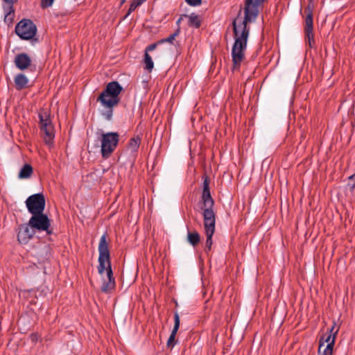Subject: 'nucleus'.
Instances as JSON below:
<instances>
[{
	"instance_id": "obj_1",
	"label": "nucleus",
	"mask_w": 355,
	"mask_h": 355,
	"mask_svg": "<svg viewBox=\"0 0 355 355\" xmlns=\"http://www.w3.org/2000/svg\"><path fill=\"white\" fill-rule=\"evenodd\" d=\"M266 0H245L244 17L242 21L237 24L241 9L239 10L237 17L232 21L234 42L232 48V71H238L241 68L242 62L245 60V51L247 49L248 40L250 35L248 24L254 22L257 19L260 8L263 6Z\"/></svg>"
},
{
	"instance_id": "obj_2",
	"label": "nucleus",
	"mask_w": 355,
	"mask_h": 355,
	"mask_svg": "<svg viewBox=\"0 0 355 355\" xmlns=\"http://www.w3.org/2000/svg\"><path fill=\"white\" fill-rule=\"evenodd\" d=\"M202 179L203 189L201 196L202 206L201 209L202 210L204 229L207 237L205 251L208 253L211 251L213 243L212 236L215 232L216 214L213 209L214 200L210 193L209 178L207 175H204Z\"/></svg>"
},
{
	"instance_id": "obj_3",
	"label": "nucleus",
	"mask_w": 355,
	"mask_h": 355,
	"mask_svg": "<svg viewBox=\"0 0 355 355\" xmlns=\"http://www.w3.org/2000/svg\"><path fill=\"white\" fill-rule=\"evenodd\" d=\"M107 234L104 233L99 241L98 244V272L102 275L105 270L107 272V279H103L101 290L103 293H110L114 289L116 283L113 277V272L111 266L110 254L107 241Z\"/></svg>"
},
{
	"instance_id": "obj_4",
	"label": "nucleus",
	"mask_w": 355,
	"mask_h": 355,
	"mask_svg": "<svg viewBox=\"0 0 355 355\" xmlns=\"http://www.w3.org/2000/svg\"><path fill=\"white\" fill-rule=\"evenodd\" d=\"M122 91L123 87L117 81H112L107 84L98 96L96 101L100 102L102 107L105 109L101 114L107 121L112 119L114 107L120 103L119 94Z\"/></svg>"
},
{
	"instance_id": "obj_5",
	"label": "nucleus",
	"mask_w": 355,
	"mask_h": 355,
	"mask_svg": "<svg viewBox=\"0 0 355 355\" xmlns=\"http://www.w3.org/2000/svg\"><path fill=\"white\" fill-rule=\"evenodd\" d=\"M39 123L41 132L43 133L44 143L51 146L55 137L54 127L52 124L49 112L46 110H41L38 114Z\"/></svg>"
},
{
	"instance_id": "obj_6",
	"label": "nucleus",
	"mask_w": 355,
	"mask_h": 355,
	"mask_svg": "<svg viewBox=\"0 0 355 355\" xmlns=\"http://www.w3.org/2000/svg\"><path fill=\"white\" fill-rule=\"evenodd\" d=\"M119 141V135L116 132L103 133L101 135V155L103 159L109 158L116 148Z\"/></svg>"
},
{
	"instance_id": "obj_7",
	"label": "nucleus",
	"mask_w": 355,
	"mask_h": 355,
	"mask_svg": "<svg viewBox=\"0 0 355 355\" xmlns=\"http://www.w3.org/2000/svg\"><path fill=\"white\" fill-rule=\"evenodd\" d=\"M28 226L37 232H45L47 235L53 233L51 225V220L46 214H33L28 221Z\"/></svg>"
},
{
	"instance_id": "obj_8",
	"label": "nucleus",
	"mask_w": 355,
	"mask_h": 355,
	"mask_svg": "<svg viewBox=\"0 0 355 355\" xmlns=\"http://www.w3.org/2000/svg\"><path fill=\"white\" fill-rule=\"evenodd\" d=\"M15 31L21 39L30 40L34 39L37 27L32 20L23 19L17 24Z\"/></svg>"
},
{
	"instance_id": "obj_9",
	"label": "nucleus",
	"mask_w": 355,
	"mask_h": 355,
	"mask_svg": "<svg viewBox=\"0 0 355 355\" xmlns=\"http://www.w3.org/2000/svg\"><path fill=\"white\" fill-rule=\"evenodd\" d=\"M313 6L311 3L304 8L306 14L304 23L305 39L307 40L309 48L311 49L315 45L313 34Z\"/></svg>"
},
{
	"instance_id": "obj_10",
	"label": "nucleus",
	"mask_w": 355,
	"mask_h": 355,
	"mask_svg": "<svg viewBox=\"0 0 355 355\" xmlns=\"http://www.w3.org/2000/svg\"><path fill=\"white\" fill-rule=\"evenodd\" d=\"M45 204L44 196L41 193L31 195L26 200L28 211L32 215L44 212Z\"/></svg>"
},
{
	"instance_id": "obj_11",
	"label": "nucleus",
	"mask_w": 355,
	"mask_h": 355,
	"mask_svg": "<svg viewBox=\"0 0 355 355\" xmlns=\"http://www.w3.org/2000/svg\"><path fill=\"white\" fill-rule=\"evenodd\" d=\"M14 62L19 69L24 70L31 65L32 60L27 53H21L15 56Z\"/></svg>"
},
{
	"instance_id": "obj_12",
	"label": "nucleus",
	"mask_w": 355,
	"mask_h": 355,
	"mask_svg": "<svg viewBox=\"0 0 355 355\" xmlns=\"http://www.w3.org/2000/svg\"><path fill=\"white\" fill-rule=\"evenodd\" d=\"M32 230L28 227L21 229L17 234V239L21 243H26L29 239H32L35 231Z\"/></svg>"
},
{
	"instance_id": "obj_13",
	"label": "nucleus",
	"mask_w": 355,
	"mask_h": 355,
	"mask_svg": "<svg viewBox=\"0 0 355 355\" xmlns=\"http://www.w3.org/2000/svg\"><path fill=\"white\" fill-rule=\"evenodd\" d=\"M182 16L188 19L187 25L189 27L199 28L201 26L202 17H200V15L195 12H192L190 15H182Z\"/></svg>"
},
{
	"instance_id": "obj_14",
	"label": "nucleus",
	"mask_w": 355,
	"mask_h": 355,
	"mask_svg": "<svg viewBox=\"0 0 355 355\" xmlns=\"http://www.w3.org/2000/svg\"><path fill=\"white\" fill-rule=\"evenodd\" d=\"M15 88L17 90H21L28 87L29 80L24 73H18L14 78Z\"/></svg>"
},
{
	"instance_id": "obj_15",
	"label": "nucleus",
	"mask_w": 355,
	"mask_h": 355,
	"mask_svg": "<svg viewBox=\"0 0 355 355\" xmlns=\"http://www.w3.org/2000/svg\"><path fill=\"white\" fill-rule=\"evenodd\" d=\"M33 169L31 164H26L24 165V166L21 168L18 178L19 179H26L31 176L33 174Z\"/></svg>"
},
{
	"instance_id": "obj_16",
	"label": "nucleus",
	"mask_w": 355,
	"mask_h": 355,
	"mask_svg": "<svg viewBox=\"0 0 355 355\" xmlns=\"http://www.w3.org/2000/svg\"><path fill=\"white\" fill-rule=\"evenodd\" d=\"M187 241L191 245H192L193 247H196L199 244L200 241V236L196 231L192 232H188Z\"/></svg>"
},
{
	"instance_id": "obj_17",
	"label": "nucleus",
	"mask_w": 355,
	"mask_h": 355,
	"mask_svg": "<svg viewBox=\"0 0 355 355\" xmlns=\"http://www.w3.org/2000/svg\"><path fill=\"white\" fill-rule=\"evenodd\" d=\"M335 340L336 337H334L333 336H331V334H328L327 335H323L320 337L319 340V346H320V347H322L323 346H324L325 343H327V345H329L331 343L330 345H331V347H334Z\"/></svg>"
},
{
	"instance_id": "obj_18",
	"label": "nucleus",
	"mask_w": 355,
	"mask_h": 355,
	"mask_svg": "<svg viewBox=\"0 0 355 355\" xmlns=\"http://www.w3.org/2000/svg\"><path fill=\"white\" fill-rule=\"evenodd\" d=\"M143 63L145 64L144 69L148 71L151 72L154 67V63L151 56L147 52H145L144 53Z\"/></svg>"
},
{
	"instance_id": "obj_19",
	"label": "nucleus",
	"mask_w": 355,
	"mask_h": 355,
	"mask_svg": "<svg viewBox=\"0 0 355 355\" xmlns=\"http://www.w3.org/2000/svg\"><path fill=\"white\" fill-rule=\"evenodd\" d=\"M141 139L139 136L134 137L130 139L128 142V147L133 152H136L139 147Z\"/></svg>"
},
{
	"instance_id": "obj_20",
	"label": "nucleus",
	"mask_w": 355,
	"mask_h": 355,
	"mask_svg": "<svg viewBox=\"0 0 355 355\" xmlns=\"http://www.w3.org/2000/svg\"><path fill=\"white\" fill-rule=\"evenodd\" d=\"M180 33V27H178V29L173 34H171L168 37H166L165 39H162V40H159L158 43H162V44L164 43V42L173 43V40L178 35H179Z\"/></svg>"
},
{
	"instance_id": "obj_21",
	"label": "nucleus",
	"mask_w": 355,
	"mask_h": 355,
	"mask_svg": "<svg viewBox=\"0 0 355 355\" xmlns=\"http://www.w3.org/2000/svg\"><path fill=\"white\" fill-rule=\"evenodd\" d=\"M5 1L8 5V10L5 15V21L8 19L11 14L14 15V8H13V4H14V0H3Z\"/></svg>"
},
{
	"instance_id": "obj_22",
	"label": "nucleus",
	"mask_w": 355,
	"mask_h": 355,
	"mask_svg": "<svg viewBox=\"0 0 355 355\" xmlns=\"http://www.w3.org/2000/svg\"><path fill=\"white\" fill-rule=\"evenodd\" d=\"M331 343L329 345H327L325 348L322 351V347H320V346H319L318 347V354L319 355H332L333 354V349H334V347H331V345H330Z\"/></svg>"
},
{
	"instance_id": "obj_23",
	"label": "nucleus",
	"mask_w": 355,
	"mask_h": 355,
	"mask_svg": "<svg viewBox=\"0 0 355 355\" xmlns=\"http://www.w3.org/2000/svg\"><path fill=\"white\" fill-rule=\"evenodd\" d=\"M179 327H180V317H179L178 313L177 312H175L174 314V327L173 328V330H172L171 334H173V336H175Z\"/></svg>"
},
{
	"instance_id": "obj_24",
	"label": "nucleus",
	"mask_w": 355,
	"mask_h": 355,
	"mask_svg": "<svg viewBox=\"0 0 355 355\" xmlns=\"http://www.w3.org/2000/svg\"><path fill=\"white\" fill-rule=\"evenodd\" d=\"M339 329H340V327H336V323L334 321L333 322V324H332L331 327L329 329L328 334H331V336H333L334 337L336 338V336L338 334Z\"/></svg>"
},
{
	"instance_id": "obj_25",
	"label": "nucleus",
	"mask_w": 355,
	"mask_h": 355,
	"mask_svg": "<svg viewBox=\"0 0 355 355\" xmlns=\"http://www.w3.org/2000/svg\"><path fill=\"white\" fill-rule=\"evenodd\" d=\"M175 336H174L173 334H171L166 343L167 347L172 349L175 346Z\"/></svg>"
},
{
	"instance_id": "obj_26",
	"label": "nucleus",
	"mask_w": 355,
	"mask_h": 355,
	"mask_svg": "<svg viewBox=\"0 0 355 355\" xmlns=\"http://www.w3.org/2000/svg\"><path fill=\"white\" fill-rule=\"evenodd\" d=\"M138 6H139L137 5L134 1H132L129 7L127 14L125 16V18H126L129 15H130V13H132Z\"/></svg>"
},
{
	"instance_id": "obj_27",
	"label": "nucleus",
	"mask_w": 355,
	"mask_h": 355,
	"mask_svg": "<svg viewBox=\"0 0 355 355\" xmlns=\"http://www.w3.org/2000/svg\"><path fill=\"white\" fill-rule=\"evenodd\" d=\"M54 0H41V7L42 8H46L53 4Z\"/></svg>"
},
{
	"instance_id": "obj_28",
	"label": "nucleus",
	"mask_w": 355,
	"mask_h": 355,
	"mask_svg": "<svg viewBox=\"0 0 355 355\" xmlns=\"http://www.w3.org/2000/svg\"><path fill=\"white\" fill-rule=\"evenodd\" d=\"M161 43H158V42H155V43H153L150 45H148L146 49H145V52H147L148 53L149 51H154L157 46H158V44H160Z\"/></svg>"
},
{
	"instance_id": "obj_29",
	"label": "nucleus",
	"mask_w": 355,
	"mask_h": 355,
	"mask_svg": "<svg viewBox=\"0 0 355 355\" xmlns=\"http://www.w3.org/2000/svg\"><path fill=\"white\" fill-rule=\"evenodd\" d=\"M185 1L190 6H196L201 3V0H185Z\"/></svg>"
},
{
	"instance_id": "obj_30",
	"label": "nucleus",
	"mask_w": 355,
	"mask_h": 355,
	"mask_svg": "<svg viewBox=\"0 0 355 355\" xmlns=\"http://www.w3.org/2000/svg\"><path fill=\"white\" fill-rule=\"evenodd\" d=\"M137 5H141L146 0H133Z\"/></svg>"
},
{
	"instance_id": "obj_31",
	"label": "nucleus",
	"mask_w": 355,
	"mask_h": 355,
	"mask_svg": "<svg viewBox=\"0 0 355 355\" xmlns=\"http://www.w3.org/2000/svg\"><path fill=\"white\" fill-rule=\"evenodd\" d=\"M348 186L350 187L351 191H353L355 189V182H353L352 184L349 183Z\"/></svg>"
},
{
	"instance_id": "obj_32",
	"label": "nucleus",
	"mask_w": 355,
	"mask_h": 355,
	"mask_svg": "<svg viewBox=\"0 0 355 355\" xmlns=\"http://www.w3.org/2000/svg\"><path fill=\"white\" fill-rule=\"evenodd\" d=\"M349 180L355 182V173L349 177Z\"/></svg>"
},
{
	"instance_id": "obj_33",
	"label": "nucleus",
	"mask_w": 355,
	"mask_h": 355,
	"mask_svg": "<svg viewBox=\"0 0 355 355\" xmlns=\"http://www.w3.org/2000/svg\"><path fill=\"white\" fill-rule=\"evenodd\" d=\"M183 17H184L182 15V16H181V17H180L177 20L176 24H177V25H178V26H179V25H180V24L181 21L182 20Z\"/></svg>"
},
{
	"instance_id": "obj_34",
	"label": "nucleus",
	"mask_w": 355,
	"mask_h": 355,
	"mask_svg": "<svg viewBox=\"0 0 355 355\" xmlns=\"http://www.w3.org/2000/svg\"><path fill=\"white\" fill-rule=\"evenodd\" d=\"M31 336H32V339H33V340L37 339V338H36V335H33V334Z\"/></svg>"
},
{
	"instance_id": "obj_35",
	"label": "nucleus",
	"mask_w": 355,
	"mask_h": 355,
	"mask_svg": "<svg viewBox=\"0 0 355 355\" xmlns=\"http://www.w3.org/2000/svg\"><path fill=\"white\" fill-rule=\"evenodd\" d=\"M125 1V0H121V4H123Z\"/></svg>"
}]
</instances>
